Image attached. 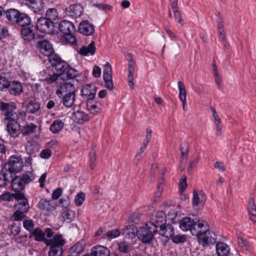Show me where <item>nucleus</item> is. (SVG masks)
I'll use <instances>...</instances> for the list:
<instances>
[{
  "instance_id": "ea45409f",
  "label": "nucleus",
  "mask_w": 256,
  "mask_h": 256,
  "mask_svg": "<svg viewBox=\"0 0 256 256\" xmlns=\"http://www.w3.org/2000/svg\"><path fill=\"white\" fill-rule=\"evenodd\" d=\"M86 108L89 112L94 114L100 113L101 108L97 105V102H93V100L86 101Z\"/></svg>"
},
{
  "instance_id": "6e6d98bb",
  "label": "nucleus",
  "mask_w": 256,
  "mask_h": 256,
  "mask_svg": "<svg viewBox=\"0 0 256 256\" xmlns=\"http://www.w3.org/2000/svg\"><path fill=\"white\" fill-rule=\"evenodd\" d=\"M63 36L65 40L70 44H74L77 42L76 38L73 35V32L63 35Z\"/></svg>"
},
{
  "instance_id": "864d4df0",
  "label": "nucleus",
  "mask_w": 256,
  "mask_h": 256,
  "mask_svg": "<svg viewBox=\"0 0 256 256\" xmlns=\"http://www.w3.org/2000/svg\"><path fill=\"white\" fill-rule=\"evenodd\" d=\"M179 190L180 192H183L188 187V184L186 182V175H183L180 178L179 182Z\"/></svg>"
},
{
  "instance_id": "412c9836",
  "label": "nucleus",
  "mask_w": 256,
  "mask_h": 256,
  "mask_svg": "<svg viewBox=\"0 0 256 256\" xmlns=\"http://www.w3.org/2000/svg\"><path fill=\"white\" fill-rule=\"evenodd\" d=\"M72 119L79 124H82L90 120L88 115L81 110L74 111L72 112Z\"/></svg>"
},
{
  "instance_id": "c9c22d12",
  "label": "nucleus",
  "mask_w": 256,
  "mask_h": 256,
  "mask_svg": "<svg viewBox=\"0 0 256 256\" xmlns=\"http://www.w3.org/2000/svg\"><path fill=\"white\" fill-rule=\"evenodd\" d=\"M10 174L6 171V168H2L0 172V188L6 187L10 184Z\"/></svg>"
},
{
  "instance_id": "69168bd1",
  "label": "nucleus",
  "mask_w": 256,
  "mask_h": 256,
  "mask_svg": "<svg viewBox=\"0 0 256 256\" xmlns=\"http://www.w3.org/2000/svg\"><path fill=\"white\" fill-rule=\"evenodd\" d=\"M178 8L172 10L174 13V18L178 20V22L182 26H184V22L182 19L180 12L178 10Z\"/></svg>"
},
{
  "instance_id": "f3484780",
  "label": "nucleus",
  "mask_w": 256,
  "mask_h": 256,
  "mask_svg": "<svg viewBox=\"0 0 256 256\" xmlns=\"http://www.w3.org/2000/svg\"><path fill=\"white\" fill-rule=\"evenodd\" d=\"M206 200V196L202 190H193L192 203L194 206H203Z\"/></svg>"
},
{
  "instance_id": "79ce46f5",
  "label": "nucleus",
  "mask_w": 256,
  "mask_h": 256,
  "mask_svg": "<svg viewBox=\"0 0 256 256\" xmlns=\"http://www.w3.org/2000/svg\"><path fill=\"white\" fill-rule=\"evenodd\" d=\"M128 80H134V72L135 62L133 60L132 54H128Z\"/></svg>"
},
{
  "instance_id": "a211bd4d",
  "label": "nucleus",
  "mask_w": 256,
  "mask_h": 256,
  "mask_svg": "<svg viewBox=\"0 0 256 256\" xmlns=\"http://www.w3.org/2000/svg\"><path fill=\"white\" fill-rule=\"evenodd\" d=\"M82 7L78 4H71L66 9V15L73 18L80 16L82 14Z\"/></svg>"
},
{
  "instance_id": "e433bc0d",
  "label": "nucleus",
  "mask_w": 256,
  "mask_h": 256,
  "mask_svg": "<svg viewBox=\"0 0 256 256\" xmlns=\"http://www.w3.org/2000/svg\"><path fill=\"white\" fill-rule=\"evenodd\" d=\"M96 52L95 43L94 41L92 42L88 46H82L78 53L83 56H86L88 54L94 55Z\"/></svg>"
},
{
  "instance_id": "9b49d317",
  "label": "nucleus",
  "mask_w": 256,
  "mask_h": 256,
  "mask_svg": "<svg viewBox=\"0 0 256 256\" xmlns=\"http://www.w3.org/2000/svg\"><path fill=\"white\" fill-rule=\"evenodd\" d=\"M166 214L162 211L154 212L152 215L150 222L148 224L152 227H156L158 230V228L166 224Z\"/></svg>"
},
{
  "instance_id": "774afa93",
  "label": "nucleus",
  "mask_w": 256,
  "mask_h": 256,
  "mask_svg": "<svg viewBox=\"0 0 256 256\" xmlns=\"http://www.w3.org/2000/svg\"><path fill=\"white\" fill-rule=\"evenodd\" d=\"M10 232L14 236L18 235L20 232V227L14 224L12 226Z\"/></svg>"
},
{
  "instance_id": "603ef678",
  "label": "nucleus",
  "mask_w": 256,
  "mask_h": 256,
  "mask_svg": "<svg viewBox=\"0 0 256 256\" xmlns=\"http://www.w3.org/2000/svg\"><path fill=\"white\" fill-rule=\"evenodd\" d=\"M9 82L10 81L6 77L0 75V90L6 91L8 88Z\"/></svg>"
},
{
  "instance_id": "f704fd0d",
  "label": "nucleus",
  "mask_w": 256,
  "mask_h": 256,
  "mask_svg": "<svg viewBox=\"0 0 256 256\" xmlns=\"http://www.w3.org/2000/svg\"><path fill=\"white\" fill-rule=\"evenodd\" d=\"M20 13V12L15 8H10L4 12L8 20L12 23L16 22Z\"/></svg>"
},
{
  "instance_id": "39448f33",
  "label": "nucleus",
  "mask_w": 256,
  "mask_h": 256,
  "mask_svg": "<svg viewBox=\"0 0 256 256\" xmlns=\"http://www.w3.org/2000/svg\"><path fill=\"white\" fill-rule=\"evenodd\" d=\"M158 232L156 227H152L147 224L138 230V238L142 244H149L152 243L154 240V235Z\"/></svg>"
},
{
  "instance_id": "8fccbe9b",
  "label": "nucleus",
  "mask_w": 256,
  "mask_h": 256,
  "mask_svg": "<svg viewBox=\"0 0 256 256\" xmlns=\"http://www.w3.org/2000/svg\"><path fill=\"white\" fill-rule=\"evenodd\" d=\"M170 238L174 243L178 244L185 242L186 241L187 238L186 236L184 234L174 235L173 234V236H172Z\"/></svg>"
},
{
  "instance_id": "cd10ccee",
  "label": "nucleus",
  "mask_w": 256,
  "mask_h": 256,
  "mask_svg": "<svg viewBox=\"0 0 256 256\" xmlns=\"http://www.w3.org/2000/svg\"><path fill=\"white\" fill-rule=\"evenodd\" d=\"M26 4L34 12H40L43 9L42 0H26Z\"/></svg>"
},
{
  "instance_id": "20e7f679",
  "label": "nucleus",
  "mask_w": 256,
  "mask_h": 256,
  "mask_svg": "<svg viewBox=\"0 0 256 256\" xmlns=\"http://www.w3.org/2000/svg\"><path fill=\"white\" fill-rule=\"evenodd\" d=\"M79 75V72L76 69H70L66 72L64 70L60 72H56V73L54 72L52 74H49L48 76L46 78L44 81L48 84H51L54 82L60 80H68L71 79H74Z\"/></svg>"
},
{
  "instance_id": "c85d7f7f",
  "label": "nucleus",
  "mask_w": 256,
  "mask_h": 256,
  "mask_svg": "<svg viewBox=\"0 0 256 256\" xmlns=\"http://www.w3.org/2000/svg\"><path fill=\"white\" fill-rule=\"evenodd\" d=\"M32 236L34 237V239L36 241L44 242L45 244L46 242V240L48 239L46 238L45 233L40 228H36L30 232V238H32Z\"/></svg>"
},
{
  "instance_id": "58836bf2",
  "label": "nucleus",
  "mask_w": 256,
  "mask_h": 256,
  "mask_svg": "<svg viewBox=\"0 0 256 256\" xmlns=\"http://www.w3.org/2000/svg\"><path fill=\"white\" fill-rule=\"evenodd\" d=\"M64 126V123L61 120H56L51 124L50 130L52 133L58 134L62 129Z\"/></svg>"
},
{
  "instance_id": "0eeeda50",
  "label": "nucleus",
  "mask_w": 256,
  "mask_h": 256,
  "mask_svg": "<svg viewBox=\"0 0 256 256\" xmlns=\"http://www.w3.org/2000/svg\"><path fill=\"white\" fill-rule=\"evenodd\" d=\"M48 58L52 70H54L56 72L64 70L66 72L70 69H74L71 68L66 61L62 60L60 56L55 53L54 52L48 56Z\"/></svg>"
},
{
  "instance_id": "680f3d73",
  "label": "nucleus",
  "mask_w": 256,
  "mask_h": 256,
  "mask_svg": "<svg viewBox=\"0 0 256 256\" xmlns=\"http://www.w3.org/2000/svg\"><path fill=\"white\" fill-rule=\"evenodd\" d=\"M52 154V150L50 149L46 148L42 150L40 153V158L44 159H48L50 158Z\"/></svg>"
},
{
  "instance_id": "09e8293b",
  "label": "nucleus",
  "mask_w": 256,
  "mask_h": 256,
  "mask_svg": "<svg viewBox=\"0 0 256 256\" xmlns=\"http://www.w3.org/2000/svg\"><path fill=\"white\" fill-rule=\"evenodd\" d=\"M36 128V125L34 123L27 124L23 127V134L24 135H29L32 134L35 131Z\"/></svg>"
},
{
  "instance_id": "a878e982",
  "label": "nucleus",
  "mask_w": 256,
  "mask_h": 256,
  "mask_svg": "<svg viewBox=\"0 0 256 256\" xmlns=\"http://www.w3.org/2000/svg\"><path fill=\"white\" fill-rule=\"evenodd\" d=\"M20 126L17 122H8L6 124V130L10 136L12 138L18 137L20 134Z\"/></svg>"
},
{
  "instance_id": "5701e85b",
  "label": "nucleus",
  "mask_w": 256,
  "mask_h": 256,
  "mask_svg": "<svg viewBox=\"0 0 256 256\" xmlns=\"http://www.w3.org/2000/svg\"><path fill=\"white\" fill-rule=\"evenodd\" d=\"M40 109V104L35 98H30L26 104V112L29 114H35Z\"/></svg>"
},
{
  "instance_id": "f8f14e48",
  "label": "nucleus",
  "mask_w": 256,
  "mask_h": 256,
  "mask_svg": "<svg viewBox=\"0 0 256 256\" xmlns=\"http://www.w3.org/2000/svg\"><path fill=\"white\" fill-rule=\"evenodd\" d=\"M76 91L74 85L66 80H62L56 87V94L58 98H62L64 94Z\"/></svg>"
},
{
  "instance_id": "e2e57ef3",
  "label": "nucleus",
  "mask_w": 256,
  "mask_h": 256,
  "mask_svg": "<svg viewBox=\"0 0 256 256\" xmlns=\"http://www.w3.org/2000/svg\"><path fill=\"white\" fill-rule=\"evenodd\" d=\"M12 196L15 200L18 201L21 200L22 201L24 199L27 198L24 194L22 192H16L14 194H12Z\"/></svg>"
},
{
  "instance_id": "4468645a",
  "label": "nucleus",
  "mask_w": 256,
  "mask_h": 256,
  "mask_svg": "<svg viewBox=\"0 0 256 256\" xmlns=\"http://www.w3.org/2000/svg\"><path fill=\"white\" fill-rule=\"evenodd\" d=\"M180 228L183 231L190 230L193 236L196 234L197 230L196 222L190 217L184 218L180 221Z\"/></svg>"
},
{
  "instance_id": "9d476101",
  "label": "nucleus",
  "mask_w": 256,
  "mask_h": 256,
  "mask_svg": "<svg viewBox=\"0 0 256 256\" xmlns=\"http://www.w3.org/2000/svg\"><path fill=\"white\" fill-rule=\"evenodd\" d=\"M33 28L34 30H38L40 32L50 34L54 30V22L46 18L42 17L38 20L36 26H34Z\"/></svg>"
},
{
  "instance_id": "7ed1b4c3",
  "label": "nucleus",
  "mask_w": 256,
  "mask_h": 256,
  "mask_svg": "<svg viewBox=\"0 0 256 256\" xmlns=\"http://www.w3.org/2000/svg\"><path fill=\"white\" fill-rule=\"evenodd\" d=\"M66 240L62 234H56L52 238L46 240V245L50 246L48 254L54 256H62L64 252V247Z\"/></svg>"
},
{
  "instance_id": "a19ab883",
  "label": "nucleus",
  "mask_w": 256,
  "mask_h": 256,
  "mask_svg": "<svg viewBox=\"0 0 256 256\" xmlns=\"http://www.w3.org/2000/svg\"><path fill=\"white\" fill-rule=\"evenodd\" d=\"M84 249V246L80 242H78L70 247L68 253L73 254L75 256H78L83 252Z\"/></svg>"
},
{
  "instance_id": "0e129e2a",
  "label": "nucleus",
  "mask_w": 256,
  "mask_h": 256,
  "mask_svg": "<svg viewBox=\"0 0 256 256\" xmlns=\"http://www.w3.org/2000/svg\"><path fill=\"white\" fill-rule=\"evenodd\" d=\"M62 192V189L60 188H58L54 190L52 195V200L58 199L60 196Z\"/></svg>"
},
{
  "instance_id": "de8ad7c7",
  "label": "nucleus",
  "mask_w": 256,
  "mask_h": 256,
  "mask_svg": "<svg viewBox=\"0 0 256 256\" xmlns=\"http://www.w3.org/2000/svg\"><path fill=\"white\" fill-rule=\"evenodd\" d=\"M46 18L50 21L56 20L58 18L57 10L55 8H48L46 12Z\"/></svg>"
},
{
  "instance_id": "1a4fd4ad",
  "label": "nucleus",
  "mask_w": 256,
  "mask_h": 256,
  "mask_svg": "<svg viewBox=\"0 0 256 256\" xmlns=\"http://www.w3.org/2000/svg\"><path fill=\"white\" fill-rule=\"evenodd\" d=\"M23 166V161L20 157L12 156L10 157L8 162L6 163L2 168H6L10 175H14L19 172Z\"/></svg>"
},
{
  "instance_id": "49530a36",
  "label": "nucleus",
  "mask_w": 256,
  "mask_h": 256,
  "mask_svg": "<svg viewBox=\"0 0 256 256\" xmlns=\"http://www.w3.org/2000/svg\"><path fill=\"white\" fill-rule=\"evenodd\" d=\"M121 234L120 231L118 229H114L108 231L103 236V238H107L108 240L118 236Z\"/></svg>"
},
{
  "instance_id": "f03ea898",
  "label": "nucleus",
  "mask_w": 256,
  "mask_h": 256,
  "mask_svg": "<svg viewBox=\"0 0 256 256\" xmlns=\"http://www.w3.org/2000/svg\"><path fill=\"white\" fill-rule=\"evenodd\" d=\"M10 177L11 190L15 192H22L25 189L26 186L34 179L33 173L30 171H26L18 176L16 174L10 175Z\"/></svg>"
},
{
  "instance_id": "338daca9",
  "label": "nucleus",
  "mask_w": 256,
  "mask_h": 256,
  "mask_svg": "<svg viewBox=\"0 0 256 256\" xmlns=\"http://www.w3.org/2000/svg\"><path fill=\"white\" fill-rule=\"evenodd\" d=\"M101 75V68L98 66H94L92 70V76L96 78H98Z\"/></svg>"
},
{
  "instance_id": "f257e3e1",
  "label": "nucleus",
  "mask_w": 256,
  "mask_h": 256,
  "mask_svg": "<svg viewBox=\"0 0 256 256\" xmlns=\"http://www.w3.org/2000/svg\"><path fill=\"white\" fill-rule=\"evenodd\" d=\"M15 23L22 27L20 34L24 40L30 41L35 40L34 26L32 24L31 19L27 14L20 12Z\"/></svg>"
},
{
  "instance_id": "4c0bfd02",
  "label": "nucleus",
  "mask_w": 256,
  "mask_h": 256,
  "mask_svg": "<svg viewBox=\"0 0 256 256\" xmlns=\"http://www.w3.org/2000/svg\"><path fill=\"white\" fill-rule=\"evenodd\" d=\"M180 162L182 164H186V162L187 155L189 153V144L186 142H184L180 145Z\"/></svg>"
},
{
  "instance_id": "5fc2aeb1",
  "label": "nucleus",
  "mask_w": 256,
  "mask_h": 256,
  "mask_svg": "<svg viewBox=\"0 0 256 256\" xmlns=\"http://www.w3.org/2000/svg\"><path fill=\"white\" fill-rule=\"evenodd\" d=\"M85 199V195L84 192L78 193L75 197L74 202L76 206H80Z\"/></svg>"
},
{
  "instance_id": "dca6fc26",
  "label": "nucleus",
  "mask_w": 256,
  "mask_h": 256,
  "mask_svg": "<svg viewBox=\"0 0 256 256\" xmlns=\"http://www.w3.org/2000/svg\"><path fill=\"white\" fill-rule=\"evenodd\" d=\"M96 89L92 84H88L84 86L81 90L82 96L87 101L93 100L96 96Z\"/></svg>"
},
{
  "instance_id": "393cba45",
  "label": "nucleus",
  "mask_w": 256,
  "mask_h": 256,
  "mask_svg": "<svg viewBox=\"0 0 256 256\" xmlns=\"http://www.w3.org/2000/svg\"><path fill=\"white\" fill-rule=\"evenodd\" d=\"M10 94L20 96L23 92V88L20 82L16 81L10 82L8 88Z\"/></svg>"
},
{
  "instance_id": "6e6552de",
  "label": "nucleus",
  "mask_w": 256,
  "mask_h": 256,
  "mask_svg": "<svg viewBox=\"0 0 256 256\" xmlns=\"http://www.w3.org/2000/svg\"><path fill=\"white\" fill-rule=\"evenodd\" d=\"M194 236H196L198 244L204 247L213 244L216 241L215 233L209 230H205L202 232L201 230H197L196 234H194Z\"/></svg>"
},
{
  "instance_id": "4d7b16f0",
  "label": "nucleus",
  "mask_w": 256,
  "mask_h": 256,
  "mask_svg": "<svg viewBox=\"0 0 256 256\" xmlns=\"http://www.w3.org/2000/svg\"><path fill=\"white\" fill-rule=\"evenodd\" d=\"M23 226L26 230L31 232L33 230L34 224L32 220H25L23 221Z\"/></svg>"
},
{
  "instance_id": "72a5a7b5",
  "label": "nucleus",
  "mask_w": 256,
  "mask_h": 256,
  "mask_svg": "<svg viewBox=\"0 0 256 256\" xmlns=\"http://www.w3.org/2000/svg\"><path fill=\"white\" fill-rule=\"evenodd\" d=\"M216 251L218 256H227L230 253V248L224 242H218L216 244Z\"/></svg>"
},
{
  "instance_id": "2eb2a0df",
  "label": "nucleus",
  "mask_w": 256,
  "mask_h": 256,
  "mask_svg": "<svg viewBox=\"0 0 256 256\" xmlns=\"http://www.w3.org/2000/svg\"><path fill=\"white\" fill-rule=\"evenodd\" d=\"M36 46L40 52L47 57L54 52L52 44L46 40L38 42Z\"/></svg>"
},
{
  "instance_id": "6ab92c4d",
  "label": "nucleus",
  "mask_w": 256,
  "mask_h": 256,
  "mask_svg": "<svg viewBox=\"0 0 256 256\" xmlns=\"http://www.w3.org/2000/svg\"><path fill=\"white\" fill-rule=\"evenodd\" d=\"M78 31L84 36H91L94 32V26L88 20H84L80 24Z\"/></svg>"
},
{
  "instance_id": "bf43d9fd",
  "label": "nucleus",
  "mask_w": 256,
  "mask_h": 256,
  "mask_svg": "<svg viewBox=\"0 0 256 256\" xmlns=\"http://www.w3.org/2000/svg\"><path fill=\"white\" fill-rule=\"evenodd\" d=\"M9 35L8 28L4 26H0V42Z\"/></svg>"
},
{
  "instance_id": "473e14b6",
  "label": "nucleus",
  "mask_w": 256,
  "mask_h": 256,
  "mask_svg": "<svg viewBox=\"0 0 256 256\" xmlns=\"http://www.w3.org/2000/svg\"><path fill=\"white\" fill-rule=\"evenodd\" d=\"M132 247L130 243L125 241L120 242L118 244V250L122 254V255H125L124 256H130L129 253L132 250Z\"/></svg>"
},
{
  "instance_id": "b1692460",
  "label": "nucleus",
  "mask_w": 256,
  "mask_h": 256,
  "mask_svg": "<svg viewBox=\"0 0 256 256\" xmlns=\"http://www.w3.org/2000/svg\"><path fill=\"white\" fill-rule=\"evenodd\" d=\"M121 234L126 238L132 239L138 236V230L136 226L128 225L122 230Z\"/></svg>"
},
{
  "instance_id": "4be33fe9",
  "label": "nucleus",
  "mask_w": 256,
  "mask_h": 256,
  "mask_svg": "<svg viewBox=\"0 0 256 256\" xmlns=\"http://www.w3.org/2000/svg\"><path fill=\"white\" fill-rule=\"evenodd\" d=\"M58 29L60 31L65 35L68 34H71L75 30V28L74 24L66 20L61 21L58 24Z\"/></svg>"
},
{
  "instance_id": "ddd939ff",
  "label": "nucleus",
  "mask_w": 256,
  "mask_h": 256,
  "mask_svg": "<svg viewBox=\"0 0 256 256\" xmlns=\"http://www.w3.org/2000/svg\"><path fill=\"white\" fill-rule=\"evenodd\" d=\"M103 80L106 87L109 90H112L114 88V85L112 78V70L111 65L106 62L104 65L103 70Z\"/></svg>"
},
{
  "instance_id": "aec40b11",
  "label": "nucleus",
  "mask_w": 256,
  "mask_h": 256,
  "mask_svg": "<svg viewBox=\"0 0 256 256\" xmlns=\"http://www.w3.org/2000/svg\"><path fill=\"white\" fill-rule=\"evenodd\" d=\"M36 206L40 210L46 212H52L56 208L53 200L46 198H41Z\"/></svg>"
},
{
  "instance_id": "c03bdc74",
  "label": "nucleus",
  "mask_w": 256,
  "mask_h": 256,
  "mask_svg": "<svg viewBox=\"0 0 256 256\" xmlns=\"http://www.w3.org/2000/svg\"><path fill=\"white\" fill-rule=\"evenodd\" d=\"M15 207L17 208V210L26 212L30 208L28 198L24 199V200L18 202L15 204Z\"/></svg>"
},
{
  "instance_id": "7c9ffc66",
  "label": "nucleus",
  "mask_w": 256,
  "mask_h": 256,
  "mask_svg": "<svg viewBox=\"0 0 256 256\" xmlns=\"http://www.w3.org/2000/svg\"><path fill=\"white\" fill-rule=\"evenodd\" d=\"M159 234L166 238H170L173 236L174 228L171 224H164L160 228Z\"/></svg>"
},
{
  "instance_id": "423d86ee",
  "label": "nucleus",
  "mask_w": 256,
  "mask_h": 256,
  "mask_svg": "<svg viewBox=\"0 0 256 256\" xmlns=\"http://www.w3.org/2000/svg\"><path fill=\"white\" fill-rule=\"evenodd\" d=\"M16 104L13 102H0V110L5 112L4 120H7L8 122H17L18 116L14 110L16 109Z\"/></svg>"
},
{
  "instance_id": "37998d69",
  "label": "nucleus",
  "mask_w": 256,
  "mask_h": 256,
  "mask_svg": "<svg viewBox=\"0 0 256 256\" xmlns=\"http://www.w3.org/2000/svg\"><path fill=\"white\" fill-rule=\"evenodd\" d=\"M62 216L63 222L70 223L72 222L74 218L75 213L72 210H67L62 212Z\"/></svg>"
},
{
  "instance_id": "2f4dec72",
  "label": "nucleus",
  "mask_w": 256,
  "mask_h": 256,
  "mask_svg": "<svg viewBox=\"0 0 256 256\" xmlns=\"http://www.w3.org/2000/svg\"><path fill=\"white\" fill-rule=\"evenodd\" d=\"M248 210L250 215V219L256 222V204L253 198H250L248 204Z\"/></svg>"
},
{
  "instance_id": "052dcab7",
  "label": "nucleus",
  "mask_w": 256,
  "mask_h": 256,
  "mask_svg": "<svg viewBox=\"0 0 256 256\" xmlns=\"http://www.w3.org/2000/svg\"><path fill=\"white\" fill-rule=\"evenodd\" d=\"M92 6L96 7L100 10H110L112 8V6L104 4H94Z\"/></svg>"
},
{
  "instance_id": "c756f323",
  "label": "nucleus",
  "mask_w": 256,
  "mask_h": 256,
  "mask_svg": "<svg viewBox=\"0 0 256 256\" xmlns=\"http://www.w3.org/2000/svg\"><path fill=\"white\" fill-rule=\"evenodd\" d=\"M94 256H108L110 250L106 246L101 245H96L92 248L91 250Z\"/></svg>"
},
{
  "instance_id": "bb28decb",
  "label": "nucleus",
  "mask_w": 256,
  "mask_h": 256,
  "mask_svg": "<svg viewBox=\"0 0 256 256\" xmlns=\"http://www.w3.org/2000/svg\"><path fill=\"white\" fill-rule=\"evenodd\" d=\"M76 92L65 94L62 96V102L64 106L66 108H71L74 104L76 100Z\"/></svg>"
},
{
  "instance_id": "a18cd8bd",
  "label": "nucleus",
  "mask_w": 256,
  "mask_h": 256,
  "mask_svg": "<svg viewBox=\"0 0 256 256\" xmlns=\"http://www.w3.org/2000/svg\"><path fill=\"white\" fill-rule=\"evenodd\" d=\"M24 213L25 212L22 211L16 210L10 216V219L12 221H21L26 217V216L24 214Z\"/></svg>"
},
{
  "instance_id": "3c124183",
  "label": "nucleus",
  "mask_w": 256,
  "mask_h": 256,
  "mask_svg": "<svg viewBox=\"0 0 256 256\" xmlns=\"http://www.w3.org/2000/svg\"><path fill=\"white\" fill-rule=\"evenodd\" d=\"M180 99L186 98V91L184 83L182 82L179 81L178 83Z\"/></svg>"
},
{
  "instance_id": "13d9d810",
  "label": "nucleus",
  "mask_w": 256,
  "mask_h": 256,
  "mask_svg": "<svg viewBox=\"0 0 256 256\" xmlns=\"http://www.w3.org/2000/svg\"><path fill=\"white\" fill-rule=\"evenodd\" d=\"M238 243L240 247L247 250L248 242L245 238L242 236L241 235L238 236Z\"/></svg>"
}]
</instances>
